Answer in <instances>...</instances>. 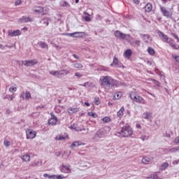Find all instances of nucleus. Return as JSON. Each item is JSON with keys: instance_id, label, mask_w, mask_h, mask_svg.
<instances>
[{"instance_id": "5", "label": "nucleus", "mask_w": 179, "mask_h": 179, "mask_svg": "<svg viewBox=\"0 0 179 179\" xmlns=\"http://www.w3.org/2000/svg\"><path fill=\"white\" fill-rule=\"evenodd\" d=\"M115 36L117 37V38H122V40H127L129 43H131V40H134V38H132V37H131L129 34H124L120 31H116L115 32Z\"/></svg>"}, {"instance_id": "58", "label": "nucleus", "mask_w": 179, "mask_h": 179, "mask_svg": "<svg viewBox=\"0 0 179 179\" xmlns=\"http://www.w3.org/2000/svg\"><path fill=\"white\" fill-rule=\"evenodd\" d=\"M173 142L174 143H179V136L174 139Z\"/></svg>"}, {"instance_id": "38", "label": "nucleus", "mask_w": 179, "mask_h": 179, "mask_svg": "<svg viewBox=\"0 0 179 179\" xmlns=\"http://www.w3.org/2000/svg\"><path fill=\"white\" fill-rule=\"evenodd\" d=\"M87 114L90 117H92V118H97L98 117L97 113L94 112H89Z\"/></svg>"}, {"instance_id": "56", "label": "nucleus", "mask_w": 179, "mask_h": 179, "mask_svg": "<svg viewBox=\"0 0 179 179\" xmlns=\"http://www.w3.org/2000/svg\"><path fill=\"white\" fill-rule=\"evenodd\" d=\"M134 44H135L136 45H138V46L141 45V41H140V40H136V41H134Z\"/></svg>"}, {"instance_id": "17", "label": "nucleus", "mask_w": 179, "mask_h": 179, "mask_svg": "<svg viewBox=\"0 0 179 179\" xmlns=\"http://www.w3.org/2000/svg\"><path fill=\"white\" fill-rule=\"evenodd\" d=\"M152 112L146 111L143 114V118H144V120H152Z\"/></svg>"}, {"instance_id": "49", "label": "nucleus", "mask_w": 179, "mask_h": 179, "mask_svg": "<svg viewBox=\"0 0 179 179\" xmlns=\"http://www.w3.org/2000/svg\"><path fill=\"white\" fill-rule=\"evenodd\" d=\"M22 3V0H15V6H19Z\"/></svg>"}, {"instance_id": "8", "label": "nucleus", "mask_w": 179, "mask_h": 179, "mask_svg": "<svg viewBox=\"0 0 179 179\" xmlns=\"http://www.w3.org/2000/svg\"><path fill=\"white\" fill-rule=\"evenodd\" d=\"M22 65H24V66H34V65H36V64H37V60H24L22 62Z\"/></svg>"}, {"instance_id": "36", "label": "nucleus", "mask_w": 179, "mask_h": 179, "mask_svg": "<svg viewBox=\"0 0 179 179\" xmlns=\"http://www.w3.org/2000/svg\"><path fill=\"white\" fill-rule=\"evenodd\" d=\"M167 167H169V163L164 162L162 164V166L160 167V170H162V171L166 170V169H167Z\"/></svg>"}, {"instance_id": "16", "label": "nucleus", "mask_w": 179, "mask_h": 179, "mask_svg": "<svg viewBox=\"0 0 179 179\" xmlns=\"http://www.w3.org/2000/svg\"><path fill=\"white\" fill-rule=\"evenodd\" d=\"M157 34L159 36V37H160V38H162V41H164V43H166V41H167V40H169V36H167V35L164 34V33L158 31Z\"/></svg>"}, {"instance_id": "11", "label": "nucleus", "mask_w": 179, "mask_h": 179, "mask_svg": "<svg viewBox=\"0 0 179 179\" xmlns=\"http://www.w3.org/2000/svg\"><path fill=\"white\" fill-rule=\"evenodd\" d=\"M110 66H115V68H124V66L120 64L117 57L113 58V63L110 64Z\"/></svg>"}, {"instance_id": "13", "label": "nucleus", "mask_w": 179, "mask_h": 179, "mask_svg": "<svg viewBox=\"0 0 179 179\" xmlns=\"http://www.w3.org/2000/svg\"><path fill=\"white\" fill-rule=\"evenodd\" d=\"M141 37L143 38L145 44H150V43H152V38L150 37V36L148 34H142L141 35Z\"/></svg>"}, {"instance_id": "39", "label": "nucleus", "mask_w": 179, "mask_h": 179, "mask_svg": "<svg viewBox=\"0 0 179 179\" xmlns=\"http://www.w3.org/2000/svg\"><path fill=\"white\" fill-rule=\"evenodd\" d=\"M73 68H76L77 69H82V68H83V65L79 63H76L73 64Z\"/></svg>"}, {"instance_id": "47", "label": "nucleus", "mask_w": 179, "mask_h": 179, "mask_svg": "<svg viewBox=\"0 0 179 179\" xmlns=\"http://www.w3.org/2000/svg\"><path fill=\"white\" fill-rule=\"evenodd\" d=\"M80 86H83L84 87H89V86H90V83H89V82H87L83 85H80Z\"/></svg>"}, {"instance_id": "35", "label": "nucleus", "mask_w": 179, "mask_h": 179, "mask_svg": "<svg viewBox=\"0 0 179 179\" xmlns=\"http://www.w3.org/2000/svg\"><path fill=\"white\" fill-rule=\"evenodd\" d=\"M140 139L143 141H148V139H149V136L146 134H141Z\"/></svg>"}, {"instance_id": "10", "label": "nucleus", "mask_w": 179, "mask_h": 179, "mask_svg": "<svg viewBox=\"0 0 179 179\" xmlns=\"http://www.w3.org/2000/svg\"><path fill=\"white\" fill-rule=\"evenodd\" d=\"M57 122L58 118H57L55 115L51 113V117L48 120L49 125H52V127H54V125H57Z\"/></svg>"}, {"instance_id": "45", "label": "nucleus", "mask_w": 179, "mask_h": 179, "mask_svg": "<svg viewBox=\"0 0 179 179\" xmlns=\"http://www.w3.org/2000/svg\"><path fill=\"white\" fill-rule=\"evenodd\" d=\"M102 121L103 122H110V121H111V118H110V117H104L102 118Z\"/></svg>"}, {"instance_id": "27", "label": "nucleus", "mask_w": 179, "mask_h": 179, "mask_svg": "<svg viewBox=\"0 0 179 179\" xmlns=\"http://www.w3.org/2000/svg\"><path fill=\"white\" fill-rule=\"evenodd\" d=\"M132 55V50L128 49L125 51L124 56L126 58H130V57Z\"/></svg>"}, {"instance_id": "29", "label": "nucleus", "mask_w": 179, "mask_h": 179, "mask_svg": "<svg viewBox=\"0 0 179 179\" xmlns=\"http://www.w3.org/2000/svg\"><path fill=\"white\" fill-rule=\"evenodd\" d=\"M148 52L150 55H151L152 57H153L155 55V54L156 53V51H155V49H153L152 48L148 47Z\"/></svg>"}, {"instance_id": "31", "label": "nucleus", "mask_w": 179, "mask_h": 179, "mask_svg": "<svg viewBox=\"0 0 179 179\" xmlns=\"http://www.w3.org/2000/svg\"><path fill=\"white\" fill-rule=\"evenodd\" d=\"M3 145L6 148H9V146L12 145V143L8 138H5L3 141Z\"/></svg>"}, {"instance_id": "64", "label": "nucleus", "mask_w": 179, "mask_h": 179, "mask_svg": "<svg viewBox=\"0 0 179 179\" xmlns=\"http://www.w3.org/2000/svg\"><path fill=\"white\" fill-rule=\"evenodd\" d=\"M173 37L176 40H177V41L179 42V38H178V36L176 35V34H173Z\"/></svg>"}, {"instance_id": "54", "label": "nucleus", "mask_w": 179, "mask_h": 179, "mask_svg": "<svg viewBox=\"0 0 179 179\" xmlns=\"http://www.w3.org/2000/svg\"><path fill=\"white\" fill-rule=\"evenodd\" d=\"M7 99H8V100L12 101V100H13V99H15V96H13V95H8L7 96Z\"/></svg>"}, {"instance_id": "26", "label": "nucleus", "mask_w": 179, "mask_h": 179, "mask_svg": "<svg viewBox=\"0 0 179 179\" xmlns=\"http://www.w3.org/2000/svg\"><path fill=\"white\" fill-rule=\"evenodd\" d=\"M38 45H39L41 48H46V50H48V45L45 43V42L40 41L38 43Z\"/></svg>"}, {"instance_id": "24", "label": "nucleus", "mask_w": 179, "mask_h": 179, "mask_svg": "<svg viewBox=\"0 0 179 179\" xmlns=\"http://www.w3.org/2000/svg\"><path fill=\"white\" fill-rule=\"evenodd\" d=\"M124 111H125V108L122 106L120 110L117 112V115L120 120H121V117L124 116Z\"/></svg>"}, {"instance_id": "23", "label": "nucleus", "mask_w": 179, "mask_h": 179, "mask_svg": "<svg viewBox=\"0 0 179 179\" xmlns=\"http://www.w3.org/2000/svg\"><path fill=\"white\" fill-rule=\"evenodd\" d=\"M33 11L36 13H43L44 12V8L41 6H36L34 8Z\"/></svg>"}, {"instance_id": "33", "label": "nucleus", "mask_w": 179, "mask_h": 179, "mask_svg": "<svg viewBox=\"0 0 179 179\" xmlns=\"http://www.w3.org/2000/svg\"><path fill=\"white\" fill-rule=\"evenodd\" d=\"M71 156V151H64V154L62 155V157L64 159H68Z\"/></svg>"}, {"instance_id": "22", "label": "nucleus", "mask_w": 179, "mask_h": 179, "mask_svg": "<svg viewBox=\"0 0 179 179\" xmlns=\"http://www.w3.org/2000/svg\"><path fill=\"white\" fill-rule=\"evenodd\" d=\"M122 92H117L115 93L114 96H113V100H120L121 97H122Z\"/></svg>"}, {"instance_id": "6", "label": "nucleus", "mask_w": 179, "mask_h": 179, "mask_svg": "<svg viewBox=\"0 0 179 179\" xmlns=\"http://www.w3.org/2000/svg\"><path fill=\"white\" fill-rule=\"evenodd\" d=\"M69 71L66 70H59V71H50V74L52 76H55L56 78H59V76L62 75H68Z\"/></svg>"}, {"instance_id": "15", "label": "nucleus", "mask_w": 179, "mask_h": 179, "mask_svg": "<svg viewBox=\"0 0 179 179\" xmlns=\"http://www.w3.org/2000/svg\"><path fill=\"white\" fill-rule=\"evenodd\" d=\"M62 173H66V174H69L71 173V166L69 165H62L61 169Z\"/></svg>"}, {"instance_id": "42", "label": "nucleus", "mask_w": 179, "mask_h": 179, "mask_svg": "<svg viewBox=\"0 0 179 179\" xmlns=\"http://www.w3.org/2000/svg\"><path fill=\"white\" fill-rule=\"evenodd\" d=\"M165 43H167L171 47L175 44L174 41H173L171 38H168L167 41H166Z\"/></svg>"}, {"instance_id": "55", "label": "nucleus", "mask_w": 179, "mask_h": 179, "mask_svg": "<svg viewBox=\"0 0 179 179\" xmlns=\"http://www.w3.org/2000/svg\"><path fill=\"white\" fill-rule=\"evenodd\" d=\"M0 50H1V51H5L6 46L0 43Z\"/></svg>"}, {"instance_id": "63", "label": "nucleus", "mask_w": 179, "mask_h": 179, "mask_svg": "<svg viewBox=\"0 0 179 179\" xmlns=\"http://www.w3.org/2000/svg\"><path fill=\"white\" fill-rule=\"evenodd\" d=\"M174 59H175V61H176L177 62H179V56H175V57H174Z\"/></svg>"}, {"instance_id": "40", "label": "nucleus", "mask_w": 179, "mask_h": 179, "mask_svg": "<svg viewBox=\"0 0 179 179\" xmlns=\"http://www.w3.org/2000/svg\"><path fill=\"white\" fill-rule=\"evenodd\" d=\"M83 13H84V15H87V16H85V22H90V20H92L90 17H89V16H90V15L89 13H87V12H84Z\"/></svg>"}, {"instance_id": "34", "label": "nucleus", "mask_w": 179, "mask_h": 179, "mask_svg": "<svg viewBox=\"0 0 179 179\" xmlns=\"http://www.w3.org/2000/svg\"><path fill=\"white\" fill-rule=\"evenodd\" d=\"M73 34H74L73 38L83 37V35H82L83 32H73Z\"/></svg>"}, {"instance_id": "46", "label": "nucleus", "mask_w": 179, "mask_h": 179, "mask_svg": "<svg viewBox=\"0 0 179 179\" xmlns=\"http://www.w3.org/2000/svg\"><path fill=\"white\" fill-rule=\"evenodd\" d=\"M38 164H40V162H33L32 164H31V166L36 167V166H38Z\"/></svg>"}, {"instance_id": "59", "label": "nucleus", "mask_w": 179, "mask_h": 179, "mask_svg": "<svg viewBox=\"0 0 179 179\" xmlns=\"http://www.w3.org/2000/svg\"><path fill=\"white\" fill-rule=\"evenodd\" d=\"M151 178H152V179H158L159 176H157V174H154V175L151 176Z\"/></svg>"}, {"instance_id": "25", "label": "nucleus", "mask_w": 179, "mask_h": 179, "mask_svg": "<svg viewBox=\"0 0 179 179\" xmlns=\"http://www.w3.org/2000/svg\"><path fill=\"white\" fill-rule=\"evenodd\" d=\"M49 22H50V18L45 17L42 19L40 22L42 23V24H43L44 26H48V24H50Z\"/></svg>"}, {"instance_id": "20", "label": "nucleus", "mask_w": 179, "mask_h": 179, "mask_svg": "<svg viewBox=\"0 0 179 179\" xmlns=\"http://www.w3.org/2000/svg\"><path fill=\"white\" fill-rule=\"evenodd\" d=\"M69 114H75V113H79V108L70 107L67 109Z\"/></svg>"}, {"instance_id": "51", "label": "nucleus", "mask_w": 179, "mask_h": 179, "mask_svg": "<svg viewBox=\"0 0 179 179\" xmlns=\"http://www.w3.org/2000/svg\"><path fill=\"white\" fill-rule=\"evenodd\" d=\"M75 34H76L68 33V34H64V36H68L69 37H73V36H75Z\"/></svg>"}, {"instance_id": "53", "label": "nucleus", "mask_w": 179, "mask_h": 179, "mask_svg": "<svg viewBox=\"0 0 179 179\" xmlns=\"http://www.w3.org/2000/svg\"><path fill=\"white\" fill-rule=\"evenodd\" d=\"M75 76H76L77 78H82V76H83V74L80 73H76Z\"/></svg>"}, {"instance_id": "30", "label": "nucleus", "mask_w": 179, "mask_h": 179, "mask_svg": "<svg viewBox=\"0 0 179 179\" xmlns=\"http://www.w3.org/2000/svg\"><path fill=\"white\" fill-rule=\"evenodd\" d=\"M59 5H60V6H62L63 8H69V6H70L69 4L68 3V2H66L64 0L60 1Z\"/></svg>"}, {"instance_id": "52", "label": "nucleus", "mask_w": 179, "mask_h": 179, "mask_svg": "<svg viewBox=\"0 0 179 179\" xmlns=\"http://www.w3.org/2000/svg\"><path fill=\"white\" fill-rule=\"evenodd\" d=\"M163 136H165L166 138H170V133H169V131H166L165 133L163 134Z\"/></svg>"}, {"instance_id": "1", "label": "nucleus", "mask_w": 179, "mask_h": 179, "mask_svg": "<svg viewBox=\"0 0 179 179\" xmlns=\"http://www.w3.org/2000/svg\"><path fill=\"white\" fill-rule=\"evenodd\" d=\"M101 86H108L109 87H120L123 84L120 83L117 80L108 76H102L100 79Z\"/></svg>"}, {"instance_id": "2", "label": "nucleus", "mask_w": 179, "mask_h": 179, "mask_svg": "<svg viewBox=\"0 0 179 179\" xmlns=\"http://www.w3.org/2000/svg\"><path fill=\"white\" fill-rule=\"evenodd\" d=\"M120 135L123 138H128L129 136H132L134 134V130L129 125L123 126L121 129L120 132H119Z\"/></svg>"}, {"instance_id": "50", "label": "nucleus", "mask_w": 179, "mask_h": 179, "mask_svg": "<svg viewBox=\"0 0 179 179\" xmlns=\"http://www.w3.org/2000/svg\"><path fill=\"white\" fill-rule=\"evenodd\" d=\"M173 50H179V45L174 43L173 45L172 46Z\"/></svg>"}, {"instance_id": "62", "label": "nucleus", "mask_w": 179, "mask_h": 179, "mask_svg": "<svg viewBox=\"0 0 179 179\" xmlns=\"http://www.w3.org/2000/svg\"><path fill=\"white\" fill-rule=\"evenodd\" d=\"M56 176L55 175H49V179H55Z\"/></svg>"}, {"instance_id": "18", "label": "nucleus", "mask_w": 179, "mask_h": 179, "mask_svg": "<svg viewBox=\"0 0 179 179\" xmlns=\"http://www.w3.org/2000/svg\"><path fill=\"white\" fill-rule=\"evenodd\" d=\"M152 160H153V157H145L142 159L141 162L143 164H149V163H152Z\"/></svg>"}, {"instance_id": "7", "label": "nucleus", "mask_w": 179, "mask_h": 179, "mask_svg": "<svg viewBox=\"0 0 179 179\" xmlns=\"http://www.w3.org/2000/svg\"><path fill=\"white\" fill-rule=\"evenodd\" d=\"M26 136H27V139H30V140L34 139V138L37 136V131L33 129H28L26 130Z\"/></svg>"}, {"instance_id": "4", "label": "nucleus", "mask_w": 179, "mask_h": 179, "mask_svg": "<svg viewBox=\"0 0 179 179\" xmlns=\"http://www.w3.org/2000/svg\"><path fill=\"white\" fill-rule=\"evenodd\" d=\"M159 8L163 16H165L167 19H173V13H174V8H173V7L167 9L165 7L160 6Z\"/></svg>"}, {"instance_id": "12", "label": "nucleus", "mask_w": 179, "mask_h": 179, "mask_svg": "<svg viewBox=\"0 0 179 179\" xmlns=\"http://www.w3.org/2000/svg\"><path fill=\"white\" fill-rule=\"evenodd\" d=\"M20 34H22V32L19 29H16L14 31L13 30L8 31V36L10 37H16L17 36H20Z\"/></svg>"}, {"instance_id": "44", "label": "nucleus", "mask_w": 179, "mask_h": 179, "mask_svg": "<svg viewBox=\"0 0 179 179\" xmlns=\"http://www.w3.org/2000/svg\"><path fill=\"white\" fill-rule=\"evenodd\" d=\"M31 94H30L29 92H25V100H29V99H31Z\"/></svg>"}, {"instance_id": "19", "label": "nucleus", "mask_w": 179, "mask_h": 179, "mask_svg": "<svg viewBox=\"0 0 179 179\" xmlns=\"http://www.w3.org/2000/svg\"><path fill=\"white\" fill-rule=\"evenodd\" d=\"M22 160H23V162H30L31 160V157L29 153H25L24 154L22 157H21Z\"/></svg>"}, {"instance_id": "14", "label": "nucleus", "mask_w": 179, "mask_h": 179, "mask_svg": "<svg viewBox=\"0 0 179 179\" xmlns=\"http://www.w3.org/2000/svg\"><path fill=\"white\" fill-rule=\"evenodd\" d=\"M66 139H68V134L66 133L59 134L55 137L56 141H66Z\"/></svg>"}, {"instance_id": "21", "label": "nucleus", "mask_w": 179, "mask_h": 179, "mask_svg": "<svg viewBox=\"0 0 179 179\" xmlns=\"http://www.w3.org/2000/svg\"><path fill=\"white\" fill-rule=\"evenodd\" d=\"M29 22H31V19L29 17L23 16L19 20L20 23H27Z\"/></svg>"}, {"instance_id": "60", "label": "nucleus", "mask_w": 179, "mask_h": 179, "mask_svg": "<svg viewBox=\"0 0 179 179\" xmlns=\"http://www.w3.org/2000/svg\"><path fill=\"white\" fill-rule=\"evenodd\" d=\"M70 128H71V129L74 130V131H79V129H76V127H75V124L71 126Z\"/></svg>"}, {"instance_id": "57", "label": "nucleus", "mask_w": 179, "mask_h": 179, "mask_svg": "<svg viewBox=\"0 0 179 179\" xmlns=\"http://www.w3.org/2000/svg\"><path fill=\"white\" fill-rule=\"evenodd\" d=\"M99 69L100 71H108V69H107L106 67H104V66H100V67L99 68Z\"/></svg>"}, {"instance_id": "43", "label": "nucleus", "mask_w": 179, "mask_h": 179, "mask_svg": "<svg viewBox=\"0 0 179 179\" xmlns=\"http://www.w3.org/2000/svg\"><path fill=\"white\" fill-rule=\"evenodd\" d=\"M94 104H96V106H99V104H100V98H99L98 96H96L94 98Z\"/></svg>"}, {"instance_id": "48", "label": "nucleus", "mask_w": 179, "mask_h": 179, "mask_svg": "<svg viewBox=\"0 0 179 179\" xmlns=\"http://www.w3.org/2000/svg\"><path fill=\"white\" fill-rule=\"evenodd\" d=\"M65 176L64 175H57L55 179H64Z\"/></svg>"}, {"instance_id": "3", "label": "nucleus", "mask_w": 179, "mask_h": 179, "mask_svg": "<svg viewBox=\"0 0 179 179\" xmlns=\"http://www.w3.org/2000/svg\"><path fill=\"white\" fill-rule=\"evenodd\" d=\"M129 97L134 103H137L138 104H146V101H145L142 96L136 94V92H131L129 94Z\"/></svg>"}, {"instance_id": "9", "label": "nucleus", "mask_w": 179, "mask_h": 179, "mask_svg": "<svg viewBox=\"0 0 179 179\" xmlns=\"http://www.w3.org/2000/svg\"><path fill=\"white\" fill-rule=\"evenodd\" d=\"M106 135V130L104 129H101L98 131H96L95 138L97 139V138H99V139H101V138H104Z\"/></svg>"}, {"instance_id": "28", "label": "nucleus", "mask_w": 179, "mask_h": 179, "mask_svg": "<svg viewBox=\"0 0 179 179\" xmlns=\"http://www.w3.org/2000/svg\"><path fill=\"white\" fill-rule=\"evenodd\" d=\"M81 145H82V143H80V142H79V141H74L71 145V149H73L74 148H78V146H80Z\"/></svg>"}, {"instance_id": "37", "label": "nucleus", "mask_w": 179, "mask_h": 179, "mask_svg": "<svg viewBox=\"0 0 179 179\" xmlns=\"http://www.w3.org/2000/svg\"><path fill=\"white\" fill-rule=\"evenodd\" d=\"M17 90V87L16 85H13L10 87L9 89V92H10L11 93H15V92H16Z\"/></svg>"}, {"instance_id": "41", "label": "nucleus", "mask_w": 179, "mask_h": 179, "mask_svg": "<svg viewBox=\"0 0 179 179\" xmlns=\"http://www.w3.org/2000/svg\"><path fill=\"white\" fill-rule=\"evenodd\" d=\"M165 43H167L171 47L175 44L174 41H173L171 38H168L167 41H166Z\"/></svg>"}, {"instance_id": "61", "label": "nucleus", "mask_w": 179, "mask_h": 179, "mask_svg": "<svg viewBox=\"0 0 179 179\" xmlns=\"http://www.w3.org/2000/svg\"><path fill=\"white\" fill-rule=\"evenodd\" d=\"M136 127L138 129H142V126L141 125V124L139 123H137L136 124Z\"/></svg>"}, {"instance_id": "32", "label": "nucleus", "mask_w": 179, "mask_h": 179, "mask_svg": "<svg viewBox=\"0 0 179 179\" xmlns=\"http://www.w3.org/2000/svg\"><path fill=\"white\" fill-rule=\"evenodd\" d=\"M152 9V4L150 3H148L145 6V12H151Z\"/></svg>"}]
</instances>
